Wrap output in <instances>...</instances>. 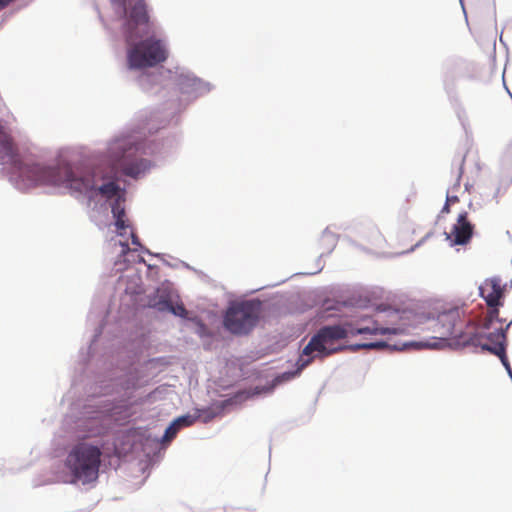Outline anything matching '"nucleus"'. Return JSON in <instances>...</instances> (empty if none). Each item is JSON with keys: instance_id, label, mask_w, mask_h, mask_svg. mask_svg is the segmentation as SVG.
Segmentation results:
<instances>
[{"instance_id": "f257e3e1", "label": "nucleus", "mask_w": 512, "mask_h": 512, "mask_svg": "<svg viewBox=\"0 0 512 512\" xmlns=\"http://www.w3.org/2000/svg\"><path fill=\"white\" fill-rule=\"evenodd\" d=\"M20 177L29 186H54L67 189L70 193L88 194L97 190L101 195L112 198L119 192V186L110 181L96 188L95 173L76 172L68 165L46 167L40 164H25L20 167Z\"/></svg>"}, {"instance_id": "f03ea898", "label": "nucleus", "mask_w": 512, "mask_h": 512, "mask_svg": "<svg viewBox=\"0 0 512 512\" xmlns=\"http://www.w3.org/2000/svg\"><path fill=\"white\" fill-rule=\"evenodd\" d=\"M404 332L402 328L383 327L379 324L378 320L370 318L361 319L356 326L350 323L345 325H329L324 326L312 336L308 344L304 347L302 355L298 360L299 369L307 367L314 358L324 359L334 353L343 350L345 347L338 344L340 340L348 336L363 335V334H401Z\"/></svg>"}, {"instance_id": "7ed1b4c3", "label": "nucleus", "mask_w": 512, "mask_h": 512, "mask_svg": "<svg viewBox=\"0 0 512 512\" xmlns=\"http://www.w3.org/2000/svg\"><path fill=\"white\" fill-rule=\"evenodd\" d=\"M101 456L102 451L99 446L80 442L69 451L65 466L77 481L88 484L99 476Z\"/></svg>"}, {"instance_id": "20e7f679", "label": "nucleus", "mask_w": 512, "mask_h": 512, "mask_svg": "<svg viewBox=\"0 0 512 512\" xmlns=\"http://www.w3.org/2000/svg\"><path fill=\"white\" fill-rule=\"evenodd\" d=\"M138 146L130 138L116 139L110 146L111 166L102 179H117L120 174L137 177L147 169V162L136 156Z\"/></svg>"}, {"instance_id": "39448f33", "label": "nucleus", "mask_w": 512, "mask_h": 512, "mask_svg": "<svg viewBox=\"0 0 512 512\" xmlns=\"http://www.w3.org/2000/svg\"><path fill=\"white\" fill-rule=\"evenodd\" d=\"M261 312V302L247 300L232 303L224 316V327L235 335L248 334L257 324Z\"/></svg>"}, {"instance_id": "423d86ee", "label": "nucleus", "mask_w": 512, "mask_h": 512, "mask_svg": "<svg viewBox=\"0 0 512 512\" xmlns=\"http://www.w3.org/2000/svg\"><path fill=\"white\" fill-rule=\"evenodd\" d=\"M167 57L168 52L164 43L155 37L139 41L127 52V61L131 69L154 67L164 62Z\"/></svg>"}, {"instance_id": "0eeeda50", "label": "nucleus", "mask_w": 512, "mask_h": 512, "mask_svg": "<svg viewBox=\"0 0 512 512\" xmlns=\"http://www.w3.org/2000/svg\"><path fill=\"white\" fill-rule=\"evenodd\" d=\"M463 312L459 308H454L449 311L443 312L438 316L437 329L435 332L437 336L434 337V342L424 343V347L438 348L446 345L450 339H455L466 343L469 341L463 332L465 321L462 319Z\"/></svg>"}, {"instance_id": "6e6552de", "label": "nucleus", "mask_w": 512, "mask_h": 512, "mask_svg": "<svg viewBox=\"0 0 512 512\" xmlns=\"http://www.w3.org/2000/svg\"><path fill=\"white\" fill-rule=\"evenodd\" d=\"M113 6L121 14L127 17L128 41L136 36V28L148 26V13L144 0H111Z\"/></svg>"}, {"instance_id": "1a4fd4ad", "label": "nucleus", "mask_w": 512, "mask_h": 512, "mask_svg": "<svg viewBox=\"0 0 512 512\" xmlns=\"http://www.w3.org/2000/svg\"><path fill=\"white\" fill-rule=\"evenodd\" d=\"M473 229L474 226L468 220V213L462 212L458 215L457 222L447 238L451 240L453 245H465L470 241Z\"/></svg>"}, {"instance_id": "9d476101", "label": "nucleus", "mask_w": 512, "mask_h": 512, "mask_svg": "<svg viewBox=\"0 0 512 512\" xmlns=\"http://www.w3.org/2000/svg\"><path fill=\"white\" fill-rule=\"evenodd\" d=\"M479 292L489 308H495L501 304L500 299L503 296V289L498 279H486L479 287Z\"/></svg>"}, {"instance_id": "9b49d317", "label": "nucleus", "mask_w": 512, "mask_h": 512, "mask_svg": "<svg viewBox=\"0 0 512 512\" xmlns=\"http://www.w3.org/2000/svg\"><path fill=\"white\" fill-rule=\"evenodd\" d=\"M16 156V148L12 138L0 127V159L14 160Z\"/></svg>"}, {"instance_id": "f8f14e48", "label": "nucleus", "mask_w": 512, "mask_h": 512, "mask_svg": "<svg viewBox=\"0 0 512 512\" xmlns=\"http://www.w3.org/2000/svg\"><path fill=\"white\" fill-rule=\"evenodd\" d=\"M512 321L506 326V328L504 329L502 326H500L499 328H495L494 331L490 332L486 338L491 342V343H498V342H501L503 344L506 343V330L509 328V326L511 325Z\"/></svg>"}, {"instance_id": "ddd939ff", "label": "nucleus", "mask_w": 512, "mask_h": 512, "mask_svg": "<svg viewBox=\"0 0 512 512\" xmlns=\"http://www.w3.org/2000/svg\"><path fill=\"white\" fill-rule=\"evenodd\" d=\"M483 350H487L490 353L496 355V356H504V352H506L505 344L498 342V343H491V344H482L481 345Z\"/></svg>"}, {"instance_id": "4468645a", "label": "nucleus", "mask_w": 512, "mask_h": 512, "mask_svg": "<svg viewBox=\"0 0 512 512\" xmlns=\"http://www.w3.org/2000/svg\"><path fill=\"white\" fill-rule=\"evenodd\" d=\"M99 419L98 418H93L90 423L92 424L91 427H87L85 429V431L87 432L86 435H84L85 438H89V437H96V436H99L101 435V430L102 428L98 425L99 424Z\"/></svg>"}, {"instance_id": "2eb2a0df", "label": "nucleus", "mask_w": 512, "mask_h": 512, "mask_svg": "<svg viewBox=\"0 0 512 512\" xmlns=\"http://www.w3.org/2000/svg\"><path fill=\"white\" fill-rule=\"evenodd\" d=\"M179 430H180L179 425L175 421H173L166 428L162 441L163 442H170L177 435Z\"/></svg>"}, {"instance_id": "dca6fc26", "label": "nucleus", "mask_w": 512, "mask_h": 512, "mask_svg": "<svg viewBox=\"0 0 512 512\" xmlns=\"http://www.w3.org/2000/svg\"><path fill=\"white\" fill-rule=\"evenodd\" d=\"M498 317H499V310L497 307L495 308H491V310L489 311L486 319H485V322H484V325L483 327L485 329H490L492 327V323L495 321V320H498Z\"/></svg>"}, {"instance_id": "f3484780", "label": "nucleus", "mask_w": 512, "mask_h": 512, "mask_svg": "<svg viewBox=\"0 0 512 512\" xmlns=\"http://www.w3.org/2000/svg\"><path fill=\"white\" fill-rule=\"evenodd\" d=\"M112 214L114 218L126 217L125 208L119 198L112 205Z\"/></svg>"}, {"instance_id": "a211bd4d", "label": "nucleus", "mask_w": 512, "mask_h": 512, "mask_svg": "<svg viewBox=\"0 0 512 512\" xmlns=\"http://www.w3.org/2000/svg\"><path fill=\"white\" fill-rule=\"evenodd\" d=\"M166 307L168 308L169 312L173 313L176 316L186 317V315H187V311L183 304H177V305H173V303L166 304Z\"/></svg>"}, {"instance_id": "6ab92c4d", "label": "nucleus", "mask_w": 512, "mask_h": 512, "mask_svg": "<svg viewBox=\"0 0 512 512\" xmlns=\"http://www.w3.org/2000/svg\"><path fill=\"white\" fill-rule=\"evenodd\" d=\"M386 346V343L385 342H371V343H362V344H357L355 346H353V350H358V349H379V348H383Z\"/></svg>"}, {"instance_id": "aec40b11", "label": "nucleus", "mask_w": 512, "mask_h": 512, "mask_svg": "<svg viewBox=\"0 0 512 512\" xmlns=\"http://www.w3.org/2000/svg\"><path fill=\"white\" fill-rule=\"evenodd\" d=\"M115 226L119 235H124V231L129 227L126 217L115 218Z\"/></svg>"}, {"instance_id": "412c9836", "label": "nucleus", "mask_w": 512, "mask_h": 512, "mask_svg": "<svg viewBox=\"0 0 512 512\" xmlns=\"http://www.w3.org/2000/svg\"><path fill=\"white\" fill-rule=\"evenodd\" d=\"M463 171H464V159H462L460 162V165H459V168L457 171V175H456V180L452 187V190H458L460 188Z\"/></svg>"}, {"instance_id": "4be33fe9", "label": "nucleus", "mask_w": 512, "mask_h": 512, "mask_svg": "<svg viewBox=\"0 0 512 512\" xmlns=\"http://www.w3.org/2000/svg\"><path fill=\"white\" fill-rule=\"evenodd\" d=\"M174 421L179 425L180 428L181 427H188V426L193 424L194 418H192L191 416L187 415V416H181V417L177 418Z\"/></svg>"}, {"instance_id": "5701e85b", "label": "nucleus", "mask_w": 512, "mask_h": 512, "mask_svg": "<svg viewBox=\"0 0 512 512\" xmlns=\"http://www.w3.org/2000/svg\"><path fill=\"white\" fill-rule=\"evenodd\" d=\"M166 304H172V302L170 300L163 299L156 303L154 306L157 307L159 311H168Z\"/></svg>"}, {"instance_id": "b1692460", "label": "nucleus", "mask_w": 512, "mask_h": 512, "mask_svg": "<svg viewBox=\"0 0 512 512\" xmlns=\"http://www.w3.org/2000/svg\"><path fill=\"white\" fill-rule=\"evenodd\" d=\"M131 240H132V244L135 246V250H137L139 247H141L140 240H139L138 236L133 231L131 232Z\"/></svg>"}, {"instance_id": "393cba45", "label": "nucleus", "mask_w": 512, "mask_h": 512, "mask_svg": "<svg viewBox=\"0 0 512 512\" xmlns=\"http://www.w3.org/2000/svg\"><path fill=\"white\" fill-rule=\"evenodd\" d=\"M499 358H500L502 364L505 366V368L511 374V368H510V364H509L508 358L506 356V352H504V356H499Z\"/></svg>"}, {"instance_id": "a878e982", "label": "nucleus", "mask_w": 512, "mask_h": 512, "mask_svg": "<svg viewBox=\"0 0 512 512\" xmlns=\"http://www.w3.org/2000/svg\"><path fill=\"white\" fill-rule=\"evenodd\" d=\"M446 201L448 202V204L452 205V204L459 202V198L456 195L447 194Z\"/></svg>"}, {"instance_id": "bb28decb", "label": "nucleus", "mask_w": 512, "mask_h": 512, "mask_svg": "<svg viewBox=\"0 0 512 512\" xmlns=\"http://www.w3.org/2000/svg\"><path fill=\"white\" fill-rule=\"evenodd\" d=\"M120 245L122 246L123 254H126L130 251L129 245L126 242H120Z\"/></svg>"}, {"instance_id": "cd10ccee", "label": "nucleus", "mask_w": 512, "mask_h": 512, "mask_svg": "<svg viewBox=\"0 0 512 512\" xmlns=\"http://www.w3.org/2000/svg\"><path fill=\"white\" fill-rule=\"evenodd\" d=\"M14 0H0V10L8 6Z\"/></svg>"}, {"instance_id": "c85d7f7f", "label": "nucleus", "mask_w": 512, "mask_h": 512, "mask_svg": "<svg viewBox=\"0 0 512 512\" xmlns=\"http://www.w3.org/2000/svg\"><path fill=\"white\" fill-rule=\"evenodd\" d=\"M441 212H442V213H446V214H448V213L450 212V204H448V202H447V201L445 202V205L443 206V208H442V211H441Z\"/></svg>"}]
</instances>
